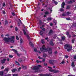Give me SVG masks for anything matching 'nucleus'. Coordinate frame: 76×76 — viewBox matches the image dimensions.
Masks as SVG:
<instances>
[{
    "instance_id": "obj_37",
    "label": "nucleus",
    "mask_w": 76,
    "mask_h": 76,
    "mask_svg": "<svg viewBox=\"0 0 76 76\" xmlns=\"http://www.w3.org/2000/svg\"><path fill=\"white\" fill-rule=\"evenodd\" d=\"M62 16H67V15L66 14H62Z\"/></svg>"
},
{
    "instance_id": "obj_22",
    "label": "nucleus",
    "mask_w": 76,
    "mask_h": 76,
    "mask_svg": "<svg viewBox=\"0 0 76 76\" xmlns=\"http://www.w3.org/2000/svg\"><path fill=\"white\" fill-rule=\"evenodd\" d=\"M39 34L41 35H42V34H43V31H41L40 32Z\"/></svg>"
},
{
    "instance_id": "obj_29",
    "label": "nucleus",
    "mask_w": 76,
    "mask_h": 76,
    "mask_svg": "<svg viewBox=\"0 0 76 76\" xmlns=\"http://www.w3.org/2000/svg\"><path fill=\"white\" fill-rule=\"evenodd\" d=\"M38 58H39V59H42L43 58L42 57H41V56L38 57Z\"/></svg>"
},
{
    "instance_id": "obj_25",
    "label": "nucleus",
    "mask_w": 76,
    "mask_h": 76,
    "mask_svg": "<svg viewBox=\"0 0 76 76\" xmlns=\"http://www.w3.org/2000/svg\"><path fill=\"white\" fill-rule=\"evenodd\" d=\"M47 54H46L44 53V54H43L44 57H47Z\"/></svg>"
},
{
    "instance_id": "obj_19",
    "label": "nucleus",
    "mask_w": 76,
    "mask_h": 76,
    "mask_svg": "<svg viewBox=\"0 0 76 76\" xmlns=\"http://www.w3.org/2000/svg\"><path fill=\"white\" fill-rule=\"evenodd\" d=\"M69 14H72V13H70L69 12H67L66 15V16H69Z\"/></svg>"
},
{
    "instance_id": "obj_6",
    "label": "nucleus",
    "mask_w": 76,
    "mask_h": 76,
    "mask_svg": "<svg viewBox=\"0 0 76 76\" xmlns=\"http://www.w3.org/2000/svg\"><path fill=\"white\" fill-rule=\"evenodd\" d=\"M55 61H56L55 60H50L49 61V63H50V64H53V63H55Z\"/></svg>"
},
{
    "instance_id": "obj_58",
    "label": "nucleus",
    "mask_w": 76,
    "mask_h": 76,
    "mask_svg": "<svg viewBox=\"0 0 76 76\" xmlns=\"http://www.w3.org/2000/svg\"><path fill=\"white\" fill-rule=\"evenodd\" d=\"M65 57L66 58H68V56L66 55L65 56Z\"/></svg>"
},
{
    "instance_id": "obj_35",
    "label": "nucleus",
    "mask_w": 76,
    "mask_h": 76,
    "mask_svg": "<svg viewBox=\"0 0 76 76\" xmlns=\"http://www.w3.org/2000/svg\"><path fill=\"white\" fill-rule=\"evenodd\" d=\"M65 39V37H62V40H64Z\"/></svg>"
},
{
    "instance_id": "obj_48",
    "label": "nucleus",
    "mask_w": 76,
    "mask_h": 76,
    "mask_svg": "<svg viewBox=\"0 0 76 76\" xmlns=\"http://www.w3.org/2000/svg\"><path fill=\"white\" fill-rule=\"evenodd\" d=\"M50 26H53V23H50Z\"/></svg>"
},
{
    "instance_id": "obj_23",
    "label": "nucleus",
    "mask_w": 76,
    "mask_h": 76,
    "mask_svg": "<svg viewBox=\"0 0 76 76\" xmlns=\"http://www.w3.org/2000/svg\"><path fill=\"white\" fill-rule=\"evenodd\" d=\"M60 11L61 12H63V11H64V9L63 8H61L60 9Z\"/></svg>"
},
{
    "instance_id": "obj_3",
    "label": "nucleus",
    "mask_w": 76,
    "mask_h": 76,
    "mask_svg": "<svg viewBox=\"0 0 76 76\" xmlns=\"http://www.w3.org/2000/svg\"><path fill=\"white\" fill-rule=\"evenodd\" d=\"M39 67H41V66L39 65L37 66H34L32 69L35 70L36 72H39Z\"/></svg>"
},
{
    "instance_id": "obj_55",
    "label": "nucleus",
    "mask_w": 76,
    "mask_h": 76,
    "mask_svg": "<svg viewBox=\"0 0 76 76\" xmlns=\"http://www.w3.org/2000/svg\"><path fill=\"white\" fill-rule=\"evenodd\" d=\"M45 61V59H43L42 61H43V62H44Z\"/></svg>"
},
{
    "instance_id": "obj_45",
    "label": "nucleus",
    "mask_w": 76,
    "mask_h": 76,
    "mask_svg": "<svg viewBox=\"0 0 76 76\" xmlns=\"http://www.w3.org/2000/svg\"><path fill=\"white\" fill-rule=\"evenodd\" d=\"M3 14H6V12L4 11H3Z\"/></svg>"
},
{
    "instance_id": "obj_12",
    "label": "nucleus",
    "mask_w": 76,
    "mask_h": 76,
    "mask_svg": "<svg viewBox=\"0 0 76 76\" xmlns=\"http://www.w3.org/2000/svg\"><path fill=\"white\" fill-rule=\"evenodd\" d=\"M53 34V30H50L49 33V35H51Z\"/></svg>"
},
{
    "instance_id": "obj_5",
    "label": "nucleus",
    "mask_w": 76,
    "mask_h": 76,
    "mask_svg": "<svg viewBox=\"0 0 76 76\" xmlns=\"http://www.w3.org/2000/svg\"><path fill=\"white\" fill-rule=\"evenodd\" d=\"M48 69H49V70L50 72H53V73H57V72H58V70H56L51 69V67L50 66H48Z\"/></svg>"
},
{
    "instance_id": "obj_64",
    "label": "nucleus",
    "mask_w": 76,
    "mask_h": 76,
    "mask_svg": "<svg viewBox=\"0 0 76 76\" xmlns=\"http://www.w3.org/2000/svg\"><path fill=\"white\" fill-rule=\"evenodd\" d=\"M69 6H67L66 7V8L69 9Z\"/></svg>"
},
{
    "instance_id": "obj_63",
    "label": "nucleus",
    "mask_w": 76,
    "mask_h": 76,
    "mask_svg": "<svg viewBox=\"0 0 76 76\" xmlns=\"http://www.w3.org/2000/svg\"><path fill=\"white\" fill-rule=\"evenodd\" d=\"M54 53H55V54H57V51H55L54 52Z\"/></svg>"
},
{
    "instance_id": "obj_10",
    "label": "nucleus",
    "mask_w": 76,
    "mask_h": 76,
    "mask_svg": "<svg viewBox=\"0 0 76 76\" xmlns=\"http://www.w3.org/2000/svg\"><path fill=\"white\" fill-rule=\"evenodd\" d=\"M12 51H13L15 53V54H17L18 55V52H17V51L16 50H15L14 49H12Z\"/></svg>"
},
{
    "instance_id": "obj_43",
    "label": "nucleus",
    "mask_w": 76,
    "mask_h": 76,
    "mask_svg": "<svg viewBox=\"0 0 76 76\" xmlns=\"http://www.w3.org/2000/svg\"><path fill=\"white\" fill-rule=\"evenodd\" d=\"M15 30L16 31H18V28L17 27H15Z\"/></svg>"
},
{
    "instance_id": "obj_52",
    "label": "nucleus",
    "mask_w": 76,
    "mask_h": 76,
    "mask_svg": "<svg viewBox=\"0 0 76 76\" xmlns=\"http://www.w3.org/2000/svg\"><path fill=\"white\" fill-rule=\"evenodd\" d=\"M69 32H66V35H67V36L68 35H69Z\"/></svg>"
},
{
    "instance_id": "obj_32",
    "label": "nucleus",
    "mask_w": 76,
    "mask_h": 76,
    "mask_svg": "<svg viewBox=\"0 0 76 76\" xmlns=\"http://www.w3.org/2000/svg\"><path fill=\"white\" fill-rule=\"evenodd\" d=\"M16 39L17 40H19V37H18V36H16Z\"/></svg>"
},
{
    "instance_id": "obj_46",
    "label": "nucleus",
    "mask_w": 76,
    "mask_h": 76,
    "mask_svg": "<svg viewBox=\"0 0 76 76\" xmlns=\"http://www.w3.org/2000/svg\"><path fill=\"white\" fill-rule=\"evenodd\" d=\"M61 63L62 64H64V61H63L61 63Z\"/></svg>"
},
{
    "instance_id": "obj_16",
    "label": "nucleus",
    "mask_w": 76,
    "mask_h": 76,
    "mask_svg": "<svg viewBox=\"0 0 76 76\" xmlns=\"http://www.w3.org/2000/svg\"><path fill=\"white\" fill-rule=\"evenodd\" d=\"M70 1L69 2V3H72L73 2H75V1H76L75 0H70Z\"/></svg>"
},
{
    "instance_id": "obj_62",
    "label": "nucleus",
    "mask_w": 76,
    "mask_h": 76,
    "mask_svg": "<svg viewBox=\"0 0 76 76\" xmlns=\"http://www.w3.org/2000/svg\"><path fill=\"white\" fill-rule=\"evenodd\" d=\"M4 66H2V67H1V69H4Z\"/></svg>"
},
{
    "instance_id": "obj_21",
    "label": "nucleus",
    "mask_w": 76,
    "mask_h": 76,
    "mask_svg": "<svg viewBox=\"0 0 76 76\" xmlns=\"http://www.w3.org/2000/svg\"><path fill=\"white\" fill-rule=\"evenodd\" d=\"M29 44L31 45L33 47L34 46V45L31 42H29Z\"/></svg>"
},
{
    "instance_id": "obj_31",
    "label": "nucleus",
    "mask_w": 76,
    "mask_h": 76,
    "mask_svg": "<svg viewBox=\"0 0 76 76\" xmlns=\"http://www.w3.org/2000/svg\"><path fill=\"white\" fill-rule=\"evenodd\" d=\"M53 2L55 4H58V2H56V1H53Z\"/></svg>"
},
{
    "instance_id": "obj_50",
    "label": "nucleus",
    "mask_w": 76,
    "mask_h": 76,
    "mask_svg": "<svg viewBox=\"0 0 76 76\" xmlns=\"http://www.w3.org/2000/svg\"><path fill=\"white\" fill-rule=\"evenodd\" d=\"M9 34H7L5 35V37H9Z\"/></svg>"
},
{
    "instance_id": "obj_51",
    "label": "nucleus",
    "mask_w": 76,
    "mask_h": 76,
    "mask_svg": "<svg viewBox=\"0 0 76 76\" xmlns=\"http://www.w3.org/2000/svg\"><path fill=\"white\" fill-rule=\"evenodd\" d=\"M12 15H13V16H15V13H13V12H12Z\"/></svg>"
},
{
    "instance_id": "obj_33",
    "label": "nucleus",
    "mask_w": 76,
    "mask_h": 76,
    "mask_svg": "<svg viewBox=\"0 0 76 76\" xmlns=\"http://www.w3.org/2000/svg\"><path fill=\"white\" fill-rule=\"evenodd\" d=\"M16 70V69H13L12 71V72H15V71Z\"/></svg>"
},
{
    "instance_id": "obj_8",
    "label": "nucleus",
    "mask_w": 76,
    "mask_h": 76,
    "mask_svg": "<svg viewBox=\"0 0 76 76\" xmlns=\"http://www.w3.org/2000/svg\"><path fill=\"white\" fill-rule=\"evenodd\" d=\"M39 76H51V74H46L45 75H43V74H39Z\"/></svg>"
},
{
    "instance_id": "obj_44",
    "label": "nucleus",
    "mask_w": 76,
    "mask_h": 76,
    "mask_svg": "<svg viewBox=\"0 0 76 76\" xmlns=\"http://www.w3.org/2000/svg\"><path fill=\"white\" fill-rule=\"evenodd\" d=\"M9 57L10 58H12L13 57V56H12V55H10Z\"/></svg>"
},
{
    "instance_id": "obj_13",
    "label": "nucleus",
    "mask_w": 76,
    "mask_h": 76,
    "mask_svg": "<svg viewBox=\"0 0 76 76\" xmlns=\"http://www.w3.org/2000/svg\"><path fill=\"white\" fill-rule=\"evenodd\" d=\"M5 61H6V59H4L3 60L1 61V62L2 63H4Z\"/></svg>"
},
{
    "instance_id": "obj_53",
    "label": "nucleus",
    "mask_w": 76,
    "mask_h": 76,
    "mask_svg": "<svg viewBox=\"0 0 76 76\" xmlns=\"http://www.w3.org/2000/svg\"><path fill=\"white\" fill-rule=\"evenodd\" d=\"M36 62L37 63H39V61H38V60H37V61H36Z\"/></svg>"
},
{
    "instance_id": "obj_57",
    "label": "nucleus",
    "mask_w": 76,
    "mask_h": 76,
    "mask_svg": "<svg viewBox=\"0 0 76 76\" xmlns=\"http://www.w3.org/2000/svg\"><path fill=\"white\" fill-rule=\"evenodd\" d=\"M7 61H10V59H9V58H8L7 59Z\"/></svg>"
},
{
    "instance_id": "obj_54",
    "label": "nucleus",
    "mask_w": 76,
    "mask_h": 76,
    "mask_svg": "<svg viewBox=\"0 0 76 76\" xmlns=\"http://www.w3.org/2000/svg\"><path fill=\"white\" fill-rule=\"evenodd\" d=\"M4 71H6V72H8V70H7V69H5L4 70Z\"/></svg>"
},
{
    "instance_id": "obj_39",
    "label": "nucleus",
    "mask_w": 76,
    "mask_h": 76,
    "mask_svg": "<svg viewBox=\"0 0 76 76\" xmlns=\"http://www.w3.org/2000/svg\"><path fill=\"white\" fill-rule=\"evenodd\" d=\"M26 37H27V38L28 39H29V35H26Z\"/></svg>"
},
{
    "instance_id": "obj_36",
    "label": "nucleus",
    "mask_w": 76,
    "mask_h": 76,
    "mask_svg": "<svg viewBox=\"0 0 76 76\" xmlns=\"http://www.w3.org/2000/svg\"><path fill=\"white\" fill-rule=\"evenodd\" d=\"M34 50L35 52H37V49L36 48H34Z\"/></svg>"
},
{
    "instance_id": "obj_24",
    "label": "nucleus",
    "mask_w": 76,
    "mask_h": 76,
    "mask_svg": "<svg viewBox=\"0 0 76 76\" xmlns=\"http://www.w3.org/2000/svg\"><path fill=\"white\" fill-rule=\"evenodd\" d=\"M3 75V72H0V75Z\"/></svg>"
},
{
    "instance_id": "obj_14",
    "label": "nucleus",
    "mask_w": 76,
    "mask_h": 76,
    "mask_svg": "<svg viewBox=\"0 0 76 76\" xmlns=\"http://www.w3.org/2000/svg\"><path fill=\"white\" fill-rule=\"evenodd\" d=\"M22 43H23V41L22 38H20V44H22Z\"/></svg>"
},
{
    "instance_id": "obj_38",
    "label": "nucleus",
    "mask_w": 76,
    "mask_h": 76,
    "mask_svg": "<svg viewBox=\"0 0 76 76\" xmlns=\"http://www.w3.org/2000/svg\"><path fill=\"white\" fill-rule=\"evenodd\" d=\"M74 41H75V39H72V44H73V43H74Z\"/></svg>"
},
{
    "instance_id": "obj_34",
    "label": "nucleus",
    "mask_w": 76,
    "mask_h": 76,
    "mask_svg": "<svg viewBox=\"0 0 76 76\" xmlns=\"http://www.w3.org/2000/svg\"><path fill=\"white\" fill-rule=\"evenodd\" d=\"M12 75L13 76H18V74H13Z\"/></svg>"
},
{
    "instance_id": "obj_40",
    "label": "nucleus",
    "mask_w": 76,
    "mask_h": 76,
    "mask_svg": "<svg viewBox=\"0 0 76 76\" xmlns=\"http://www.w3.org/2000/svg\"><path fill=\"white\" fill-rule=\"evenodd\" d=\"M21 69V67H20L19 68H18V71L19 72L20 70Z\"/></svg>"
},
{
    "instance_id": "obj_7",
    "label": "nucleus",
    "mask_w": 76,
    "mask_h": 76,
    "mask_svg": "<svg viewBox=\"0 0 76 76\" xmlns=\"http://www.w3.org/2000/svg\"><path fill=\"white\" fill-rule=\"evenodd\" d=\"M50 13H49L48 12H46L45 13V15H48V14H50V13H52V12H53V10H51V8L50 9Z\"/></svg>"
},
{
    "instance_id": "obj_59",
    "label": "nucleus",
    "mask_w": 76,
    "mask_h": 76,
    "mask_svg": "<svg viewBox=\"0 0 76 76\" xmlns=\"http://www.w3.org/2000/svg\"><path fill=\"white\" fill-rule=\"evenodd\" d=\"M74 58L75 59H76V56H75L74 57Z\"/></svg>"
},
{
    "instance_id": "obj_17",
    "label": "nucleus",
    "mask_w": 76,
    "mask_h": 76,
    "mask_svg": "<svg viewBox=\"0 0 76 76\" xmlns=\"http://www.w3.org/2000/svg\"><path fill=\"white\" fill-rule=\"evenodd\" d=\"M72 67H75V64H74V62H72Z\"/></svg>"
},
{
    "instance_id": "obj_28",
    "label": "nucleus",
    "mask_w": 76,
    "mask_h": 76,
    "mask_svg": "<svg viewBox=\"0 0 76 76\" xmlns=\"http://www.w3.org/2000/svg\"><path fill=\"white\" fill-rule=\"evenodd\" d=\"M22 68L23 69H26V66H23Z\"/></svg>"
},
{
    "instance_id": "obj_42",
    "label": "nucleus",
    "mask_w": 76,
    "mask_h": 76,
    "mask_svg": "<svg viewBox=\"0 0 76 76\" xmlns=\"http://www.w3.org/2000/svg\"><path fill=\"white\" fill-rule=\"evenodd\" d=\"M6 6V4H5V3H3V6H4V7Z\"/></svg>"
},
{
    "instance_id": "obj_18",
    "label": "nucleus",
    "mask_w": 76,
    "mask_h": 76,
    "mask_svg": "<svg viewBox=\"0 0 76 76\" xmlns=\"http://www.w3.org/2000/svg\"><path fill=\"white\" fill-rule=\"evenodd\" d=\"M41 41L42 44H44L45 43V42L44 41V39H42Z\"/></svg>"
},
{
    "instance_id": "obj_15",
    "label": "nucleus",
    "mask_w": 76,
    "mask_h": 76,
    "mask_svg": "<svg viewBox=\"0 0 76 76\" xmlns=\"http://www.w3.org/2000/svg\"><path fill=\"white\" fill-rule=\"evenodd\" d=\"M15 64L17 65H18V66H19V65H20V64H19V62H18V61H15Z\"/></svg>"
},
{
    "instance_id": "obj_27",
    "label": "nucleus",
    "mask_w": 76,
    "mask_h": 76,
    "mask_svg": "<svg viewBox=\"0 0 76 76\" xmlns=\"http://www.w3.org/2000/svg\"><path fill=\"white\" fill-rule=\"evenodd\" d=\"M52 18H48L47 19V20H51Z\"/></svg>"
},
{
    "instance_id": "obj_1",
    "label": "nucleus",
    "mask_w": 76,
    "mask_h": 76,
    "mask_svg": "<svg viewBox=\"0 0 76 76\" xmlns=\"http://www.w3.org/2000/svg\"><path fill=\"white\" fill-rule=\"evenodd\" d=\"M40 50L41 51H44V52H47L48 51L49 54H52V49L51 48L45 49V47L44 45H43L42 47L40 48Z\"/></svg>"
},
{
    "instance_id": "obj_49",
    "label": "nucleus",
    "mask_w": 76,
    "mask_h": 76,
    "mask_svg": "<svg viewBox=\"0 0 76 76\" xmlns=\"http://www.w3.org/2000/svg\"><path fill=\"white\" fill-rule=\"evenodd\" d=\"M67 37H68L69 38H70V37H71V36H70V35H68L67 36Z\"/></svg>"
},
{
    "instance_id": "obj_9",
    "label": "nucleus",
    "mask_w": 76,
    "mask_h": 76,
    "mask_svg": "<svg viewBox=\"0 0 76 76\" xmlns=\"http://www.w3.org/2000/svg\"><path fill=\"white\" fill-rule=\"evenodd\" d=\"M23 32L24 35H26V32H27V29H25L24 30H23Z\"/></svg>"
},
{
    "instance_id": "obj_47",
    "label": "nucleus",
    "mask_w": 76,
    "mask_h": 76,
    "mask_svg": "<svg viewBox=\"0 0 76 76\" xmlns=\"http://www.w3.org/2000/svg\"><path fill=\"white\" fill-rule=\"evenodd\" d=\"M66 20H70V19L69 18H66Z\"/></svg>"
},
{
    "instance_id": "obj_30",
    "label": "nucleus",
    "mask_w": 76,
    "mask_h": 76,
    "mask_svg": "<svg viewBox=\"0 0 76 76\" xmlns=\"http://www.w3.org/2000/svg\"><path fill=\"white\" fill-rule=\"evenodd\" d=\"M18 61L19 62H22V60L21 58L19 59Z\"/></svg>"
},
{
    "instance_id": "obj_11",
    "label": "nucleus",
    "mask_w": 76,
    "mask_h": 76,
    "mask_svg": "<svg viewBox=\"0 0 76 76\" xmlns=\"http://www.w3.org/2000/svg\"><path fill=\"white\" fill-rule=\"evenodd\" d=\"M64 5H65V3H64V2H63L61 4L62 7L63 8H64Z\"/></svg>"
},
{
    "instance_id": "obj_41",
    "label": "nucleus",
    "mask_w": 76,
    "mask_h": 76,
    "mask_svg": "<svg viewBox=\"0 0 76 76\" xmlns=\"http://www.w3.org/2000/svg\"><path fill=\"white\" fill-rule=\"evenodd\" d=\"M44 65L45 66H47V63H44Z\"/></svg>"
},
{
    "instance_id": "obj_20",
    "label": "nucleus",
    "mask_w": 76,
    "mask_h": 76,
    "mask_svg": "<svg viewBox=\"0 0 76 76\" xmlns=\"http://www.w3.org/2000/svg\"><path fill=\"white\" fill-rule=\"evenodd\" d=\"M50 45H54V43L53 42H50Z\"/></svg>"
},
{
    "instance_id": "obj_4",
    "label": "nucleus",
    "mask_w": 76,
    "mask_h": 76,
    "mask_svg": "<svg viewBox=\"0 0 76 76\" xmlns=\"http://www.w3.org/2000/svg\"><path fill=\"white\" fill-rule=\"evenodd\" d=\"M64 48L66 50L67 49V51H70L72 49V47L70 46L69 45L66 44L64 45Z\"/></svg>"
},
{
    "instance_id": "obj_2",
    "label": "nucleus",
    "mask_w": 76,
    "mask_h": 76,
    "mask_svg": "<svg viewBox=\"0 0 76 76\" xmlns=\"http://www.w3.org/2000/svg\"><path fill=\"white\" fill-rule=\"evenodd\" d=\"M3 40L5 42H10L12 43L14 42V41L15 40V37H12L11 38L9 37L6 38L4 37Z\"/></svg>"
},
{
    "instance_id": "obj_56",
    "label": "nucleus",
    "mask_w": 76,
    "mask_h": 76,
    "mask_svg": "<svg viewBox=\"0 0 76 76\" xmlns=\"http://www.w3.org/2000/svg\"><path fill=\"white\" fill-rule=\"evenodd\" d=\"M5 24H7V21L6 20L5 21Z\"/></svg>"
},
{
    "instance_id": "obj_26",
    "label": "nucleus",
    "mask_w": 76,
    "mask_h": 76,
    "mask_svg": "<svg viewBox=\"0 0 76 76\" xmlns=\"http://www.w3.org/2000/svg\"><path fill=\"white\" fill-rule=\"evenodd\" d=\"M53 22L54 23H55V24L56 25V23H57V21L54 20L53 21Z\"/></svg>"
},
{
    "instance_id": "obj_61",
    "label": "nucleus",
    "mask_w": 76,
    "mask_h": 76,
    "mask_svg": "<svg viewBox=\"0 0 76 76\" xmlns=\"http://www.w3.org/2000/svg\"><path fill=\"white\" fill-rule=\"evenodd\" d=\"M7 76H11V75L10 74H9L8 75H7Z\"/></svg>"
},
{
    "instance_id": "obj_60",
    "label": "nucleus",
    "mask_w": 76,
    "mask_h": 76,
    "mask_svg": "<svg viewBox=\"0 0 76 76\" xmlns=\"http://www.w3.org/2000/svg\"><path fill=\"white\" fill-rule=\"evenodd\" d=\"M48 37H47L45 38V39H46V40H48Z\"/></svg>"
}]
</instances>
